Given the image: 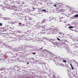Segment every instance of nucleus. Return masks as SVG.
Here are the masks:
<instances>
[{"label":"nucleus","instance_id":"obj_1","mask_svg":"<svg viewBox=\"0 0 78 78\" xmlns=\"http://www.w3.org/2000/svg\"><path fill=\"white\" fill-rule=\"evenodd\" d=\"M25 46H22L20 48H18L17 49H13L14 51H22L25 50Z\"/></svg>","mask_w":78,"mask_h":78},{"label":"nucleus","instance_id":"obj_2","mask_svg":"<svg viewBox=\"0 0 78 78\" xmlns=\"http://www.w3.org/2000/svg\"><path fill=\"white\" fill-rule=\"evenodd\" d=\"M15 36L16 37H18L19 38H21V39H23L25 38V36L23 34L20 35L17 34H15Z\"/></svg>","mask_w":78,"mask_h":78},{"label":"nucleus","instance_id":"obj_3","mask_svg":"<svg viewBox=\"0 0 78 78\" xmlns=\"http://www.w3.org/2000/svg\"><path fill=\"white\" fill-rule=\"evenodd\" d=\"M61 45H62V47H65V48H66V49L69 48V46H68V45L66 44V42L65 41V42H63V43L61 44Z\"/></svg>","mask_w":78,"mask_h":78},{"label":"nucleus","instance_id":"obj_4","mask_svg":"<svg viewBox=\"0 0 78 78\" xmlns=\"http://www.w3.org/2000/svg\"><path fill=\"white\" fill-rule=\"evenodd\" d=\"M12 14L14 16H21L23 15L24 13H19V12H16L15 13V12H14Z\"/></svg>","mask_w":78,"mask_h":78},{"label":"nucleus","instance_id":"obj_5","mask_svg":"<svg viewBox=\"0 0 78 78\" xmlns=\"http://www.w3.org/2000/svg\"><path fill=\"white\" fill-rule=\"evenodd\" d=\"M53 31H51V30H49V29H47L46 30V32L47 33H49V34H56V33H53Z\"/></svg>","mask_w":78,"mask_h":78},{"label":"nucleus","instance_id":"obj_6","mask_svg":"<svg viewBox=\"0 0 78 78\" xmlns=\"http://www.w3.org/2000/svg\"><path fill=\"white\" fill-rule=\"evenodd\" d=\"M54 40L53 39H51V40L50 42H52L54 45H58L59 44V43L57 41L54 42Z\"/></svg>","mask_w":78,"mask_h":78},{"label":"nucleus","instance_id":"obj_7","mask_svg":"<svg viewBox=\"0 0 78 78\" xmlns=\"http://www.w3.org/2000/svg\"><path fill=\"white\" fill-rule=\"evenodd\" d=\"M6 40H7V41H8V42L13 41L12 37H10L9 38H6Z\"/></svg>","mask_w":78,"mask_h":78},{"label":"nucleus","instance_id":"obj_8","mask_svg":"<svg viewBox=\"0 0 78 78\" xmlns=\"http://www.w3.org/2000/svg\"><path fill=\"white\" fill-rule=\"evenodd\" d=\"M34 40L35 41V42H38L40 40V38H38V37H36L34 38Z\"/></svg>","mask_w":78,"mask_h":78},{"label":"nucleus","instance_id":"obj_9","mask_svg":"<svg viewBox=\"0 0 78 78\" xmlns=\"http://www.w3.org/2000/svg\"><path fill=\"white\" fill-rule=\"evenodd\" d=\"M19 1H16L14 2V1H12V3H14V4H15V5H19V4H20V3H19Z\"/></svg>","mask_w":78,"mask_h":78},{"label":"nucleus","instance_id":"obj_10","mask_svg":"<svg viewBox=\"0 0 78 78\" xmlns=\"http://www.w3.org/2000/svg\"><path fill=\"white\" fill-rule=\"evenodd\" d=\"M45 26H42L41 28V31H45Z\"/></svg>","mask_w":78,"mask_h":78},{"label":"nucleus","instance_id":"obj_11","mask_svg":"<svg viewBox=\"0 0 78 78\" xmlns=\"http://www.w3.org/2000/svg\"><path fill=\"white\" fill-rule=\"evenodd\" d=\"M57 39L59 41H61L62 43V44L65 42V40H61L59 38H57Z\"/></svg>","mask_w":78,"mask_h":78},{"label":"nucleus","instance_id":"obj_12","mask_svg":"<svg viewBox=\"0 0 78 78\" xmlns=\"http://www.w3.org/2000/svg\"><path fill=\"white\" fill-rule=\"evenodd\" d=\"M13 41L16 42V41H18L19 39L16 38L12 37Z\"/></svg>","mask_w":78,"mask_h":78},{"label":"nucleus","instance_id":"obj_13","mask_svg":"<svg viewBox=\"0 0 78 78\" xmlns=\"http://www.w3.org/2000/svg\"><path fill=\"white\" fill-rule=\"evenodd\" d=\"M19 10L17 9H13V12L15 13H16L17 12H19Z\"/></svg>","mask_w":78,"mask_h":78},{"label":"nucleus","instance_id":"obj_14","mask_svg":"<svg viewBox=\"0 0 78 78\" xmlns=\"http://www.w3.org/2000/svg\"><path fill=\"white\" fill-rule=\"evenodd\" d=\"M59 31H60V30L58 29L57 28H55L54 30V31H55V32Z\"/></svg>","mask_w":78,"mask_h":78},{"label":"nucleus","instance_id":"obj_15","mask_svg":"<svg viewBox=\"0 0 78 78\" xmlns=\"http://www.w3.org/2000/svg\"><path fill=\"white\" fill-rule=\"evenodd\" d=\"M25 11H27L28 12H31V10L30 9H25Z\"/></svg>","mask_w":78,"mask_h":78},{"label":"nucleus","instance_id":"obj_16","mask_svg":"<svg viewBox=\"0 0 78 78\" xmlns=\"http://www.w3.org/2000/svg\"><path fill=\"white\" fill-rule=\"evenodd\" d=\"M68 28H69L70 30H72L71 29V28H74V27L72 26H70L68 27Z\"/></svg>","mask_w":78,"mask_h":78},{"label":"nucleus","instance_id":"obj_17","mask_svg":"<svg viewBox=\"0 0 78 78\" xmlns=\"http://www.w3.org/2000/svg\"><path fill=\"white\" fill-rule=\"evenodd\" d=\"M26 46L28 48H33V46H32L31 45H27Z\"/></svg>","mask_w":78,"mask_h":78},{"label":"nucleus","instance_id":"obj_18","mask_svg":"<svg viewBox=\"0 0 78 78\" xmlns=\"http://www.w3.org/2000/svg\"><path fill=\"white\" fill-rule=\"evenodd\" d=\"M66 50L67 51H68V52L69 53H70V52H71V50H70V48H69L66 49Z\"/></svg>","mask_w":78,"mask_h":78},{"label":"nucleus","instance_id":"obj_19","mask_svg":"<svg viewBox=\"0 0 78 78\" xmlns=\"http://www.w3.org/2000/svg\"><path fill=\"white\" fill-rule=\"evenodd\" d=\"M43 40L45 39V40H46V41H49V39L47 38L46 37H44L42 38Z\"/></svg>","mask_w":78,"mask_h":78},{"label":"nucleus","instance_id":"obj_20","mask_svg":"<svg viewBox=\"0 0 78 78\" xmlns=\"http://www.w3.org/2000/svg\"><path fill=\"white\" fill-rule=\"evenodd\" d=\"M17 32L18 33H23V32L19 30H17Z\"/></svg>","mask_w":78,"mask_h":78},{"label":"nucleus","instance_id":"obj_21","mask_svg":"<svg viewBox=\"0 0 78 78\" xmlns=\"http://www.w3.org/2000/svg\"><path fill=\"white\" fill-rule=\"evenodd\" d=\"M34 29L35 30L36 29H38V27L36 26H34Z\"/></svg>","mask_w":78,"mask_h":78},{"label":"nucleus","instance_id":"obj_22","mask_svg":"<svg viewBox=\"0 0 78 78\" xmlns=\"http://www.w3.org/2000/svg\"><path fill=\"white\" fill-rule=\"evenodd\" d=\"M6 70V69L4 68H0V71H2V70Z\"/></svg>","mask_w":78,"mask_h":78},{"label":"nucleus","instance_id":"obj_23","mask_svg":"<svg viewBox=\"0 0 78 78\" xmlns=\"http://www.w3.org/2000/svg\"><path fill=\"white\" fill-rule=\"evenodd\" d=\"M59 66H62H62L63 67H65V65H64V64H62V63H60L59 64Z\"/></svg>","mask_w":78,"mask_h":78},{"label":"nucleus","instance_id":"obj_24","mask_svg":"<svg viewBox=\"0 0 78 78\" xmlns=\"http://www.w3.org/2000/svg\"><path fill=\"white\" fill-rule=\"evenodd\" d=\"M28 78V76L27 75H24L23 76V78Z\"/></svg>","mask_w":78,"mask_h":78},{"label":"nucleus","instance_id":"obj_25","mask_svg":"<svg viewBox=\"0 0 78 78\" xmlns=\"http://www.w3.org/2000/svg\"><path fill=\"white\" fill-rule=\"evenodd\" d=\"M46 19H44L42 21V23H45L46 22Z\"/></svg>","mask_w":78,"mask_h":78},{"label":"nucleus","instance_id":"obj_26","mask_svg":"<svg viewBox=\"0 0 78 78\" xmlns=\"http://www.w3.org/2000/svg\"><path fill=\"white\" fill-rule=\"evenodd\" d=\"M30 33V30H29L27 31V32H26L25 34H29V33Z\"/></svg>","mask_w":78,"mask_h":78},{"label":"nucleus","instance_id":"obj_27","mask_svg":"<svg viewBox=\"0 0 78 78\" xmlns=\"http://www.w3.org/2000/svg\"><path fill=\"white\" fill-rule=\"evenodd\" d=\"M78 17V14H77L74 15V17H74H75V18Z\"/></svg>","mask_w":78,"mask_h":78},{"label":"nucleus","instance_id":"obj_28","mask_svg":"<svg viewBox=\"0 0 78 78\" xmlns=\"http://www.w3.org/2000/svg\"><path fill=\"white\" fill-rule=\"evenodd\" d=\"M60 12H64V10L63 9H61L59 10Z\"/></svg>","mask_w":78,"mask_h":78},{"label":"nucleus","instance_id":"obj_29","mask_svg":"<svg viewBox=\"0 0 78 78\" xmlns=\"http://www.w3.org/2000/svg\"><path fill=\"white\" fill-rule=\"evenodd\" d=\"M12 7H13V8H16V5H12Z\"/></svg>","mask_w":78,"mask_h":78},{"label":"nucleus","instance_id":"obj_30","mask_svg":"<svg viewBox=\"0 0 78 78\" xmlns=\"http://www.w3.org/2000/svg\"><path fill=\"white\" fill-rule=\"evenodd\" d=\"M62 61L63 62H65V63L67 62V61L65 60H63Z\"/></svg>","mask_w":78,"mask_h":78},{"label":"nucleus","instance_id":"obj_31","mask_svg":"<svg viewBox=\"0 0 78 78\" xmlns=\"http://www.w3.org/2000/svg\"><path fill=\"white\" fill-rule=\"evenodd\" d=\"M42 11H43V12H45V11H47L45 9H42Z\"/></svg>","mask_w":78,"mask_h":78},{"label":"nucleus","instance_id":"obj_32","mask_svg":"<svg viewBox=\"0 0 78 78\" xmlns=\"http://www.w3.org/2000/svg\"><path fill=\"white\" fill-rule=\"evenodd\" d=\"M6 20H10V18H6Z\"/></svg>","mask_w":78,"mask_h":78},{"label":"nucleus","instance_id":"obj_33","mask_svg":"<svg viewBox=\"0 0 78 78\" xmlns=\"http://www.w3.org/2000/svg\"><path fill=\"white\" fill-rule=\"evenodd\" d=\"M62 6L61 5H60L59 7L58 8H62Z\"/></svg>","mask_w":78,"mask_h":78},{"label":"nucleus","instance_id":"obj_34","mask_svg":"<svg viewBox=\"0 0 78 78\" xmlns=\"http://www.w3.org/2000/svg\"><path fill=\"white\" fill-rule=\"evenodd\" d=\"M33 55H35V54H36V53L35 52H32L31 53Z\"/></svg>","mask_w":78,"mask_h":78},{"label":"nucleus","instance_id":"obj_35","mask_svg":"<svg viewBox=\"0 0 78 78\" xmlns=\"http://www.w3.org/2000/svg\"><path fill=\"white\" fill-rule=\"evenodd\" d=\"M41 34H45V32H41Z\"/></svg>","mask_w":78,"mask_h":78},{"label":"nucleus","instance_id":"obj_36","mask_svg":"<svg viewBox=\"0 0 78 78\" xmlns=\"http://www.w3.org/2000/svg\"><path fill=\"white\" fill-rule=\"evenodd\" d=\"M2 9L4 10V11H5V7H2Z\"/></svg>","mask_w":78,"mask_h":78},{"label":"nucleus","instance_id":"obj_37","mask_svg":"<svg viewBox=\"0 0 78 78\" xmlns=\"http://www.w3.org/2000/svg\"><path fill=\"white\" fill-rule=\"evenodd\" d=\"M22 26L23 27L24 26H25V25H24V24H22L20 26L22 27Z\"/></svg>","mask_w":78,"mask_h":78},{"label":"nucleus","instance_id":"obj_38","mask_svg":"<svg viewBox=\"0 0 78 78\" xmlns=\"http://www.w3.org/2000/svg\"><path fill=\"white\" fill-rule=\"evenodd\" d=\"M3 19L4 20H6V17H4L3 18Z\"/></svg>","mask_w":78,"mask_h":78},{"label":"nucleus","instance_id":"obj_39","mask_svg":"<svg viewBox=\"0 0 78 78\" xmlns=\"http://www.w3.org/2000/svg\"><path fill=\"white\" fill-rule=\"evenodd\" d=\"M71 69H72V70H73V66H71Z\"/></svg>","mask_w":78,"mask_h":78},{"label":"nucleus","instance_id":"obj_40","mask_svg":"<svg viewBox=\"0 0 78 78\" xmlns=\"http://www.w3.org/2000/svg\"><path fill=\"white\" fill-rule=\"evenodd\" d=\"M54 6H55V8H57V6H56V5H54Z\"/></svg>","mask_w":78,"mask_h":78},{"label":"nucleus","instance_id":"obj_41","mask_svg":"<svg viewBox=\"0 0 78 78\" xmlns=\"http://www.w3.org/2000/svg\"><path fill=\"white\" fill-rule=\"evenodd\" d=\"M3 4L4 5H7V4L6 3H4Z\"/></svg>","mask_w":78,"mask_h":78},{"label":"nucleus","instance_id":"obj_42","mask_svg":"<svg viewBox=\"0 0 78 78\" xmlns=\"http://www.w3.org/2000/svg\"><path fill=\"white\" fill-rule=\"evenodd\" d=\"M10 29H14V27H12H12H10Z\"/></svg>","mask_w":78,"mask_h":78},{"label":"nucleus","instance_id":"obj_43","mask_svg":"<svg viewBox=\"0 0 78 78\" xmlns=\"http://www.w3.org/2000/svg\"><path fill=\"white\" fill-rule=\"evenodd\" d=\"M63 17H59V19H63Z\"/></svg>","mask_w":78,"mask_h":78},{"label":"nucleus","instance_id":"obj_44","mask_svg":"<svg viewBox=\"0 0 78 78\" xmlns=\"http://www.w3.org/2000/svg\"><path fill=\"white\" fill-rule=\"evenodd\" d=\"M48 76H49V78H52V77H51V75H49Z\"/></svg>","mask_w":78,"mask_h":78},{"label":"nucleus","instance_id":"obj_45","mask_svg":"<svg viewBox=\"0 0 78 78\" xmlns=\"http://www.w3.org/2000/svg\"><path fill=\"white\" fill-rule=\"evenodd\" d=\"M0 26H2V23H0Z\"/></svg>","mask_w":78,"mask_h":78},{"label":"nucleus","instance_id":"obj_46","mask_svg":"<svg viewBox=\"0 0 78 78\" xmlns=\"http://www.w3.org/2000/svg\"><path fill=\"white\" fill-rule=\"evenodd\" d=\"M70 66L71 67H72L73 66H72V64L71 63L70 64Z\"/></svg>","mask_w":78,"mask_h":78},{"label":"nucleus","instance_id":"obj_47","mask_svg":"<svg viewBox=\"0 0 78 78\" xmlns=\"http://www.w3.org/2000/svg\"><path fill=\"white\" fill-rule=\"evenodd\" d=\"M64 23H67V21H65L64 22Z\"/></svg>","mask_w":78,"mask_h":78},{"label":"nucleus","instance_id":"obj_48","mask_svg":"<svg viewBox=\"0 0 78 78\" xmlns=\"http://www.w3.org/2000/svg\"><path fill=\"white\" fill-rule=\"evenodd\" d=\"M61 4H62V3H58V5H61Z\"/></svg>","mask_w":78,"mask_h":78},{"label":"nucleus","instance_id":"obj_49","mask_svg":"<svg viewBox=\"0 0 78 78\" xmlns=\"http://www.w3.org/2000/svg\"><path fill=\"white\" fill-rule=\"evenodd\" d=\"M15 78H17V77H17V76H15Z\"/></svg>","mask_w":78,"mask_h":78},{"label":"nucleus","instance_id":"obj_50","mask_svg":"<svg viewBox=\"0 0 78 78\" xmlns=\"http://www.w3.org/2000/svg\"><path fill=\"white\" fill-rule=\"evenodd\" d=\"M5 25H6V27H9V25H8L6 24Z\"/></svg>","mask_w":78,"mask_h":78},{"label":"nucleus","instance_id":"obj_51","mask_svg":"<svg viewBox=\"0 0 78 78\" xmlns=\"http://www.w3.org/2000/svg\"><path fill=\"white\" fill-rule=\"evenodd\" d=\"M0 6L1 7H3V5H0Z\"/></svg>","mask_w":78,"mask_h":78},{"label":"nucleus","instance_id":"obj_52","mask_svg":"<svg viewBox=\"0 0 78 78\" xmlns=\"http://www.w3.org/2000/svg\"><path fill=\"white\" fill-rule=\"evenodd\" d=\"M27 65H28V64H29V62H28L27 63Z\"/></svg>","mask_w":78,"mask_h":78},{"label":"nucleus","instance_id":"obj_53","mask_svg":"<svg viewBox=\"0 0 78 78\" xmlns=\"http://www.w3.org/2000/svg\"><path fill=\"white\" fill-rule=\"evenodd\" d=\"M42 48H40V50L42 49Z\"/></svg>","mask_w":78,"mask_h":78},{"label":"nucleus","instance_id":"obj_54","mask_svg":"<svg viewBox=\"0 0 78 78\" xmlns=\"http://www.w3.org/2000/svg\"><path fill=\"white\" fill-rule=\"evenodd\" d=\"M22 4H23V5H24V2H23Z\"/></svg>","mask_w":78,"mask_h":78},{"label":"nucleus","instance_id":"obj_55","mask_svg":"<svg viewBox=\"0 0 78 78\" xmlns=\"http://www.w3.org/2000/svg\"><path fill=\"white\" fill-rule=\"evenodd\" d=\"M33 9H34V10H35V9H34V8L33 7Z\"/></svg>","mask_w":78,"mask_h":78},{"label":"nucleus","instance_id":"obj_56","mask_svg":"<svg viewBox=\"0 0 78 78\" xmlns=\"http://www.w3.org/2000/svg\"><path fill=\"white\" fill-rule=\"evenodd\" d=\"M2 36H3V37H5V35H2Z\"/></svg>","mask_w":78,"mask_h":78},{"label":"nucleus","instance_id":"obj_57","mask_svg":"<svg viewBox=\"0 0 78 78\" xmlns=\"http://www.w3.org/2000/svg\"><path fill=\"white\" fill-rule=\"evenodd\" d=\"M10 34V33H7V34Z\"/></svg>","mask_w":78,"mask_h":78},{"label":"nucleus","instance_id":"obj_58","mask_svg":"<svg viewBox=\"0 0 78 78\" xmlns=\"http://www.w3.org/2000/svg\"><path fill=\"white\" fill-rule=\"evenodd\" d=\"M76 31L77 33V32H78V30Z\"/></svg>","mask_w":78,"mask_h":78},{"label":"nucleus","instance_id":"obj_59","mask_svg":"<svg viewBox=\"0 0 78 78\" xmlns=\"http://www.w3.org/2000/svg\"><path fill=\"white\" fill-rule=\"evenodd\" d=\"M60 22H62V21L61 20H60Z\"/></svg>","mask_w":78,"mask_h":78},{"label":"nucleus","instance_id":"obj_60","mask_svg":"<svg viewBox=\"0 0 78 78\" xmlns=\"http://www.w3.org/2000/svg\"><path fill=\"white\" fill-rule=\"evenodd\" d=\"M65 34H63V36H65Z\"/></svg>","mask_w":78,"mask_h":78},{"label":"nucleus","instance_id":"obj_61","mask_svg":"<svg viewBox=\"0 0 78 78\" xmlns=\"http://www.w3.org/2000/svg\"><path fill=\"white\" fill-rule=\"evenodd\" d=\"M45 2H47V0L46 1H44Z\"/></svg>","mask_w":78,"mask_h":78},{"label":"nucleus","instance_id":"obj_62","mask_svg":"<svg viewBox=\"0 0 78 78\" xmlns=\"http://www.w3.org/2000/svg\"><path fill=\"white\" fill-rule=\"evenodd\" d=\"M51 20V19L50 20H49V21H50V20Z\"/></svg>","mask_w":78,"mask_h":78},{"label":"nucleus","instance_id":"obj_63","mask_svg":"<svg viewBox=\"0 0 78 78\" xmlns=\"http://www.w3.org/2000/svg\"><path fill=\"white\" fill-rule=\"evenodd\" d=\"M0 43L1 44V43H2V41H0Z\"/></svg>","mask_w":78,"mask_h":78},{"label":"nucleus","instance_id":"obj_64","mask_svg":"<svg viewBox=\"0 0 78 78\" xmlns=\"http://www.w3.org/2000/svg\"><path fill=\"white\" fill-rule=\"evenodd\" d=\"M73 76H75V74H73Z\"/></svg>","mask_w":78,"mask_h":78}]
</instances>
